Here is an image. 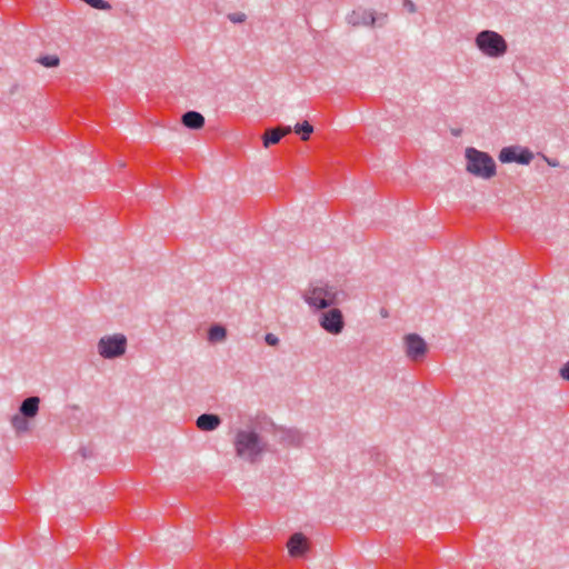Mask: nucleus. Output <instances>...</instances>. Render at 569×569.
Masks as SVG:
<instances>
[{"mask_svg": "<svg viewBox=\"0 0 569 569\" xmlns=\"http://www.w3.org/2000/svg\"><path fill=\"white\" fill-rule=\"evenodd\" d=\"M233 445L237 456L250 462H256L267 449V442L253 430H238Z\"/></svg>", "mask_w": 569, "mask_h": 569, "instance_id": "f257e3e1", "label": "nucleus"}, {"mask_svg": "<svg viewBox=\"0 0 569 569\" xmlns=\"http://www.w3.org/2000/svg\"><path fill=\"white\" fill-rule=\"evenodd\" d=\"M466 170L475 177L488 180L496 176L497 167L493 158L473 147H469L465 152Z\"/></svg>", "mask_w": 569, "mask_h": 569, "instance_id": "f03ea898", "label": "nucleus"}, {"mask_svg": "<svg viewBox=\"0 0 569 569\" xmlns=\"http://www.w3.org/2000/svg\"><path fill=\"white\" fill-rule=\"evenodd\" d=\"M305 301L316 309L322 310L340 303L339 291L327 282L312 286L303 295Z\"/></svg>", "mask_w": 569, "mask_h": 569, "instance_id": "7ed1b4c3", "label": "nucleus"}, {"mask_svg": "<svg viewBox=\"0 0 569 569\" xmlns=\"http://www.w3.org/2000/svg\"><path fill=\"white\" fill-rule=\"evenodd\" d=\"M478 49L486 56L499 58L508 51V43L505 38L496 31H480L475 39Z\"/></svg>", "mask_w": 569, "mask_h": 569, "instance_id": "20e7f679", "label": "nucleus"}, {"mask_svg": "<svg viewBox=\"0 0 569 569\" xmlns=\"http://www.w3.org/2000/svg\"><path fill=\"white\" fill-rule=\"evenodd\" d=\"M127 338L121 333L104 336L98 342V352L104 359H114L124 355Z\"/></svg>", "mask_w": 569, "mask_h": 569, "instance_id": "39448f33", "label": "nucleus"}, {"mask_svg": "<svg viewBox=\"0 0 569 569\" xmlns=\"http://www.w3.org/2000/svg\"><path fill=\"white\" fill-rule=\"evenodd\" d=\"M321 328L331 335H339L345 328V319L340 309L331 308L319 318Z\"/></svg>", "mask_w": 569, "mask_h": 569, "instance_id": "423d86ee", "label": "nucleus"}, {"mask_svg": "<svg viewBox=\"0 0 569 569\" xmlns=\"http://www.w3.org/2000/svg\"><path fill=\"white\" fill-rule=\"evenodd\" d=\"M387 13L381 14L376 18L375 12L365 8L355 9L347 18L348 23L353 27L367 26L373 27L377 21H379V26H382L387 21Z\"/></svg>", "mask_w": 569, "mask_h": 569, "instance_id": "0eeeda50", "label": "nucleus"}, {"mask_svg": "<svg viewBox=\"0 0 569 569\" xmlns=\"http://www.w3.org/2000/svg\"><path fill=\"white\" fill-rule=\"evenodd\" d=\"M406 356L412 361L421 360L428 352L426 341L417 333H409L405 338Z\"/></svg>", "mask_w": 569, "mask_h": 569, "instance_id": "6e6552de", "label": "nucleus"}, {"mask_svg": "<svg viewBox=\"0 0 569 569\" xmlns=\"http://www.w3.org/2000/svg\"><path fill=\"white\" fill-rule=\"evenodd\" d=\"M498 158L502 163L529 164L533 159V153L527 148L505 147L500 150Z\"/></svg>", "mask_w": 569, "mask_h": 569, "instance_id": "1a4fd4ad", "label": "nucleus"}, {"mask_svg": "<svg viewBox=\"0 0 569 569\" xmlns=\"http://www.w3.org/2000/svg\"><path fill=\"white\" fill-rule=\"evenodd\" d=\"M267 425L270 427L269 431L279 435V441L284 446L299 447L303 441V435L296 428L278 427L271 420Z\"/></svg>", "mask_w": 569, "mask_h": 569, "instance_id": "9d476101", "label": "nucleus"}, {"mask_svg": "<svg viewBox=\"0 0 569 569\" xmlns=\"http://www.w3.org/2000/svg\"><path fill=\"white\" fill-rule=\"evenodd\" d=\"M287 548L291 557H305L310 549V542L303 533L296 532L288 539Z\"/></svg>", "mask_w": 569, "mask_h": 569, "instance_id": "9b49d317", "label": "nucleus"}, {"mask_svg": "<svg viewBox=\"0 0 569 569\" xmlns=\"http://www.w3.org/2000/svg\"><path fill=\"white\" fill-rule=\"evenodd\" d=\"M291 130L290 126L267 129L262 137L263 147L269 148L271 144L278 143L281 138L289 134Z\"/></svg>", "mask_w": 569, "mask_h": 569, "instance_id": "f8f14e48", "label": "nucleus"}, {"mask_svg": "<svg viewBox=\"0 0 569 569\" xmlns=\"http://www.w3.org/2000/svg\"><path fill=\"white\" fill-rule=\"evenodd\" d=\"M221 423V419L214 413H202L197 418V428L201 431H213Z\"/></svg>", "mask_w": 569, "mask_h": 569, "instance_id": "ddd939ff", "label": "nucleus"}, {"mask_svg": "<svg viewBox=\"0 0 569 569\" xmlns=\"http://www.w3.org/2000/svg\"><path fill=\"white\" fill-rule=\"evenodd\" d=\"M40 398L37 396H31L26 398L19 407V413L22 416L32 419L39 412Z\"/></svg>", "mask_w": 569, "mask_h": 569, "instance_id": "4468645a", "label": "nucleus"}, {"mask_svg": "<svg viewBox=\"0 0 569 569\" xmlns=\"http://www.w3.org/2000/svg\"><path fill=\"white\" fill-rule=\"evenodd\" d=\"M181 123L192 130H199L204 126V117L198 111H187L181 117Z\"/></svg>", "mask_w": 569, "mask_h": 569, "instance_id": "2eb2a0df", "label": "nucleus"}, {"mask_svg": "<svg viewBox=\"0 0 569 569\" xmlns=\"http://www.w3.org/2000/svg\"><path fill=\"white\" fill-rule=\"evenodd\" d=\"M227 337V330L221 325H213L208 330V340L212 343L221 342Z\"/></svg>", "mask_w": 569, "mask_h": 569, "instance_id": "dca6fc26", "label": "nucleus"}, {"mask_svg": "<svg viewBox=\"0 0 569 569\" xmlns=\"http://www.w3.org/2000/svg\"><path fill=\"white\" fill-rule=\"evenodd\" d=\"M29 418L22 416L21 413H17L11 418V425L17 433H22L29 431Z\"/></svg>", "mask_w": 569, "mask_h": 569, "instance_id": "f3484780", "label": "nucleus"}, {"mask_svg": "<svg viewBox=\"0 0 569 569\" xmlns=\"http://www.w3.org/2000/svg\"><path fill=\"white\" fill-rule=\"evenodd\" d=\"M295 131L301 137V140L307 141L313 132V127L308 121H303L295 126Z\"/></svg>", "mask_w": 569, "mask_h": 569, "instance_id": "a211bd4d", "label": "nucleus"}, {"mask_svg": "<svg viewBox=\"0 0 569 569\" xmlns=\"http://www.w3.org/2000/svg\"><path fill=\"white\" fill-rule=\"evenodd\" d=\"M37 61L46 68H54L60 63L58 56H42Z\"/></svg>", "mask_w": 569, "mask_h": 569, "instance_id": "6ab92c4d", "label": "nucleus"}, {"mask_svg": "<svg viewBox=\"0 0 569 569\" xmlns=\"http://www.w3.org/2000/svg\"><path fill=\"white\" fill-rule=\"evenodd\" d=\"M227 18L233 23H243L247 20V16L243 12L229 13Z\"/></svg>", "mask_w": 569, "mask_h": 569, "instance_id": "aec40b11", "label": "nucleus"}, {"mask_svg": "<svg viewBox=\"0 0 569 569\" xmlns=\"http://www.w3.org/2000/svg\"><path fill=\"white\" fill-rule=\"evenodd\" d=\"M264 341L268 346H277L279 343V339L273 333H267L264 337Z\"/></svg>", "mask_w": 569, "mask_h": 569, "instance_id": "412c9836", "label": "nucleus"}, {"mask_svg": "<svg viewBox=\"0 0 569 569\" xmlns=\"http://www.w3.org/2000/svg\"><path fill=\"white\" fill-rule=\"evenodd\" d=\"M560 376L569 381V361L563 365V367L560 369Z\"/></svg>", "mask_w": 569, "mask_h": 569, "instance_id": "4be33fe9", "label": "nucleus"}, {"mask_svg": "<svg viewBox=\"0 0 569 569\" xmlns=\"http://www.w3.org/2000/svg\"><path fill=\"white\" fill-rule=\"evenodd\" d=\"M403 7L410 12H416V4L411 0H403Z\"/></svg>", "mask_w": 569, "mask_h": 569, "instance_id": "5701e85b", "label": "nucleus"}, {"mask_svg": "<svg viewBox=\"0 0 569 569\" xmlns=\"http://www.w3.org/2000/svg\"><path fill=\"white\" fill-rule=\"evenodd\" d=\"M545 160L547 161V163L551 167H557L558 166V161L556 160H550L548 158H545Z\"/></svg>", "mask_w": 569, "mask_h": 569, "instance_id": "b1692460", "label": "nucleus"}, {"mask_svg": "<svg viewBox=\"0 0 569 569\" xmlns=\"http://www.w3.org/2000/svg\"><path fill=\"white\" fill-rule=\"evenodd\" d=\"M80 453H81L82 458H87L88 457L87 450L84 448L80 449Z\"/></svg>", "mask_w": 569, "mask_h": 569, "instance_id": "393cba45", "label": "nucleus"}]
</instances>
